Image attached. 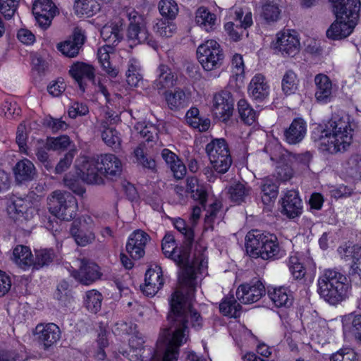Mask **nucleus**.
I'll return each instance as SVG.
<instances>
[{
    "label": "nucleus",
    "instance_id": "nucleus-14",
    "mask_svg": "<svg viewBox=\"0 0 361 361\" xmlns=\"http://www.w3.org/2000/svg\"><path fill=\"white\" fill-rule=\"evenodd\" d=\"M71 275L80 283L87 286L98 280L102 274L96 263L82 259L79 269L73 271Z\"/></svg>",
    "mask_w": 361,
    "mask_h": 361
},
{
    "label": "nucleus",
    "instance_id": "nucleus-41",
    "mask_svg": "<svg viewBox=\"0 0 361 361\" xmlns=\"http://www.w3.org/2000/svg\"><path fill=\"white\" fill-rule=\"evenodd\" d=\"M298 88L297 75L292 70H288L284 73L281 80V89L286 95L293 94Z\"/></svg>",
    "mask_w": 361,
    "mask_h": 361
},
{
    "label": "nucleus",
    "instance_id": "nucleus-50",
    "mask_svg": "<svg viewBox=\"0 0 361 361\" xmlns=\"http://www.w3.org/2000/svg\"><path fill=\"white\" fill-rule=\"evenodd\" d=\"M274 161L279 164L276 169V178L278 179L281 181H286L293 177V167L289 164L288 161L278 159Z\"/></svg>",
    "mask_w": 361,
    "mask_h": 361
},
{
    "label": "nucleus",
    "instance_id": "nucleus-45",
    "mask_svg": "<svg viewBox=\"0 0 361 361\" xmlns=\"http://www.w3.org/2000/svg\"><path fill=\"white\" fill-rule=\"evenodd\" d=\"M175 228L184 236L183 245L192 248L194 241V231L186 226L185 221L182 219H177L174 223Z\"/></svg>",
    "mask_w": 361,
    "mask_h": 361
},
{
    "label": "nucleus",
    "instance_id": "nucleus-61",
    "mask_svg": "<svg viewBox=\"0 0 361 361\" xmlns=\"http://www.w3.org/2000/svg\"><path fill=\"white\" fill-rule=\"evenodd\" d=\"M234 25L235 24H225L224 27L228 35L233 39V40L238 41L243 35V30H246L248 24H236L235 27H234Z\"/></svg>",
    "mask_w": 361,
    "mask_h": 361
},
{
    "label": "nucleus",
    "instance_id": "nucleus-23",
    "mask_svg": "<svg viewBox=\"0 0 361 361\" xmlns=\"http://www.w3.org/2000/svg\"><path fill=\"white\" fill-rule=\"evenodd\" d=\"M306 133V122L302 118H295L284 131L285 140L290 145H296L304 139Z\"/></svg>",
    "mask_w": 361,
    "mask_h": 361
},
{
    "label": "nucleus",
    "instance_id": "nucleus-11",
    "mask_svg": "<svg viewBox=\"0 0 361 361\" xmlns=\"http://www.w3.org/2000/svg\"><path fill=\"white\" fill-rule=\"evenodd\" d=\"M86 40L85 31L79 27H75L68 38L57 44V49L64 56L74 58L79 54Z\"/></svg>",
    "mask_w": 361,
    "mask_h": 361
},
{
    "label": "nucleus",
    "instance_id": "nucleus-3",
    "mask_svg": "<svg viewBox=\"0 0 361 361\" xmlns=\"http://www.w3.org/2000/svg\"><path fill=\"white\" fill-rule=\"evenodd\" d=\"M178 319H183L174 313L169 316L166 327L159 334L157 350L150 361H177L179 348L187 341L189 333L188 324L178 322Z\"/></svg>",
    "mask_w": 361,
    "mask_h": 361
},
{
    "label": "nucleus",
    "instance_id": "nucleus-15",
    "mask_svg": "<svg viewBox=\"0 0 361 361\" xmlns=\"http://www.w3.org/2000/svg\"><path fill=\"white\" fill-rule=\"evenodd\" d=\"M101 174L112 180H116L122 173L121 160L114 154H106L97 156Z\"/></svg>",
    "mask_w": 361,
    "mask_h": 361
},
{
    "label": "nucleus",
    "instance_id": "nucleus-6",
    "mask_svg": "<svg viewBox=\"0 0 361 361\" xmlns=\"http://www.w3.org/2000/svg\"><path fill=\"white\" fill-rule=\"evenodd\" d=\"M48 209L54 216L63 221H71L76 216L78 203L68 192L55 190L47 198Z\"/></svg>",
    "mask_w": 361,
    "mask_h": 361
},
{
    "label": "nucleus",
    "instance_id": "nucleus-62",
    "mask_svg": "<svg viewBox=\"0 0 361 361\" xmlns=\"http://www.w3.org/2000/svg\"><path fill=\"white\" fill-rule=\"evenodd\" d=\"M135 128L136 129V130L139 131L140 135L143 138H145L147 142L153 141L154 135L157 136V130L153 126H143L142 124L137 123L135 126Z\"/></svg>",
    "mask_w": 361,
    "mask_h": 361
},
{
    "label": "nucleus",
    "instance_id": "nucleus-48",
    "mask_svg": "<svg viewBox=\"0 0 361 361\" xmlns=\"http://www.w3.org/2000/svg\"><path fill=\"white\" fill-rule=\"evenodd\" d=\"M227 194L231 202L240 204L241 202H245L246 188L243 184L238 183L228 188Z\"/></svg>",
    "mask_w": 361,
    "mask_h": 361
},
{
    "label": "nucleus",
    "instance_id": "nucleus-42",
    "mask_svg": "<svg viewBox=\"0 0 361 361\" xmlns=\"http://www.w3.org/2000/svg\"><path fill=\"white\" fill-rule=\"evenodd\" d=\"M102 301V294L95 290H92L86 293L84 303L89 311L96 314L101 309Z\"/></svg>",
    "mask_w": 361,
    "mask_h": 361
},
{
    "label": "nucleus",
    "instance_id": "nucleus-60",
    "mask_svg": "<svg viewBox=\"0 0 361 361\" xmlns=\"http://www.w3.org/2000/svg\"><path fill=\"white\" fill-rule=\"evenodd\" d=\"M232 65L234 67V73L236 76V80L239 81L245 78V66L241 55L235 54L232 59Z\"/></svg>",
    "mask_w": 361,
    "mask_h": 361
},
{
    "label": "nucleus",
    "instance_id": "nucleus-2",
    "mask_svg": "<svg viewBox=\"0 0 361 361\" xmlns=\"http://www.w3.org/2000/svg\"><path fill=\"white\" fill-rule=\"evenodd\" d=\"M312 139L317 143L319 150L324 152L334 154L345 151L353 139L348 118L332 116L324 128H314Z\"/></svg>",
    "mask_w": 361,
    "mask_h": 361
},
{
    "label": "nucleus",
    "instance_id": "nucleus-17",
    "mask_svg": "<svg viewBox=\"0 0 361 361\" xmlns=\"http://www.w3.org/2000/svg\"><path fill=\"white\" fill-rule=\"evenodd\" d=\"M281 213L289 219H294L302 213V202L296 190H287L281 198Z\"/></svg>",
    "mask_w": 361,
    "mask_h": 361
},
{
    "label": "nucleus",
    "instance_id": "nucleus-36",
    "mask_svg": "<svg viewBox=\"0 0 361 361\" xmlns=\"http://www.w3.org/2000/svg\"><path fill=\"white\" fill-rule=\"evenodd\" d=\"M64 185L75 194L82 196L85 192V188L83 185L85 182L80 178L79 172H76V175L68 173L63 178Z\"/></svg>",
    "mask_w": 361,
    "mask_h": 361
},
{
    "label": "nucleus",
    "instance_id": "nucleus-34",
    "mask_svg": "<svg viewBox=\"0 0 361 361\" xmlns=\"http://www.w3.org/2000/svg\"><path fill=\"white\" fill-rule=\"evenodd\" d=\"M32 255L30 248L24 245L16 246L13 252V259L23 268L32 265Z\"/></svg>",
    "mask_w": 361,
    "mask_h": 361
},
{
    "label": "nucleus",
    "instance_id": "nucleus-63",
    "mask_svg": "<svg viewBox=\"0 0 361 361\" xmlns=\"http://www.w3.org/2000/svg\"><path fill=\"white\" fill-rule=\"evenodd\" d=\"M135 156L137 161L141 164L145 168L149 169H154L156 166L155 161L152 159H148L144 154L143 149L141 147H137L135 151Z\"/></svg>",
    "mask_w": 361,
    "mask_h": 361
},
{
    "label": "nucleus",
    "instance_id": "nucleus-19",
    "mask_svg": "<svg viewBox=\"0 0 361 361\" xmlns=\"http://www.w3.org/2000/svg\"><path fill=\"white\" fill-rule=\"evenodd\" d=\"M69 73L78 82L80 89L82 92L85 91L86 86L82 80L86 78L93 82L95 78L94 67L92 65L80 61H77L71 66Z\"/></svg>",
    "mask_w": 361,
    "mask_h": 361
},
{
    "label": "nucleus",
    "instance_id": "nucleus-35",
    "mask_svg": "<svg viewBox=\"0 0 361 361\" xmlns=\"http://www.w3.org/2000/svg\"><path fill=\"white\" fill-rule=\"evenodd\" d=\"M164 94L166 102L171 110L178 111L184 106L185 94L180 88L176 89L174 92L166 91Z\"/></svg>",
    "mask_w": 361,
    "mask_h": 361
},
{
    "label": "nucleus",
    "instance_id": "nucleus-43",
    "mask_svg": "<svg viewBox=\"0 0 361 361\" xmlns=\"http://www.w3.org/2000/svg\"><path fill=\"white\" fill-rule=\"evenodd\" d=\"M206 152L209 157L211 155L219 156L221 154H226L229 152L228 145L226 140L221 139H214L211 142L208 143L205 148Z\"/></svg>",
    "mask_w": 361,
    "mask_h": 361
},
{
    "label": "nucleus",
    "instance_id": "nucleus-22",
    "mask_svg": "<svg viewBox=\"0 0 361 361\" xmlns=\"http://www.w3.org/2000/svg\"><path fill=\"white\" fill-rule=\"evenodd\" d=\"M71 234L79 246H86L92 243L95 238L94 233L87 228L86 223H81L77 219L72 223Z\"/></svg>",
    "mask_w": 361,
    "mask_h": 361
},
{
    "label": "nucleus",
    "instance_id": "nucleus-25",
    "mask_svg": "<svg viewBox=\"0 0 361 361\" xmlns=\"http://www.w3.org/2000/svg\"><path fill=\"white\" fill-rule=\"evenodd\" d=\"M343 334H351L359 343H361V314L350 313L342 318Z\"/></svg>",
    "mask_w": 361,
    "mask_h": 361
},
{
    "label": "nucleus",
    "instance_id": "nucleus-57",
    "mask_svg": "<svg viewBox=\"0 0 361 361\" xmlns=\"http://www.w3.org/2000/svg\"><path fill=\"white\" fill-rule=\"evenodd\" d=\"M216 16L207 8L201 6L195 13V23H215Z\"/></svg>",
    "mask_w": 361,
    "mask_h": 361
},
{
    "label": "nucleus",
    "instance_id": "nucleus-32",
    "mask_svg": "<svg viewBox=\"0 0 361 361\" xmlns=\"http://www.w3.org/2000/svg\"><path fill=\"white\" fill-rule=\"evenodd\" d=\"M101 136L102 140L108 147H111L115 151L121 149L122 140L119 132L115 128L104 126Z\"/></svg>",
    "mask_w": 361,
    "mask_h": 361
},
{
    "label": "nucleus",
    "instance_id": "nucleus-7",
    "mask_svg": "<svg viewBox=\"0 0 361 361\" xmlns=\"http://www.w3.org/2000/svg\"><path fill=\"white\" fill-rule=\"evenodd\" d=\"M264 149L269 153L271 161H288L293 168L302 172L310 170V164L312 159V154L310 152H305L301 154H295L284 149L278 143H269L266 145Z\"/></svg>",
    "mask_w": 361,
    "mask_h": 361
},
{
    "label": "nucleus",
    "instance_id": "nucleus-58",
    "mask_svg": "<svg viewBox=\"0 0 361 361\" xmlns=\"http://www.w3.org/2000/svg\"><path fill=\"white\" fill-rule=\"evenodd\" d=\"M74 158V152L69 151L60 159L55 166L54 175L61 174L66 171L72 164Z\"/></svg>",
    "mask_w": 361,
    "mask_h": 361
},
{
    "label": "nucleus",
    "instance_id": "nucleus-31",
    "mask_svg": "<svg viewBox=\"0 0 361 361\" xmlns=\"http://www.w3.org/2000/svg\"><path fill=\"white\" fill-rule=\"evenodd\" d=\"M123 24H104L100 30L101 37L104 41L114 44L119 42L123 38Z\"/></svg>",
    "mask_w": 361,
    "mask_h": 361
},
{
    "label": "nucleus",
    "instance_id": "nucleus-33",
    "mask_svg": "<svg viewBox=\"0 0 361 361\" xmlns=\"http://www.w3.org/2000/svg\"><path fill=\"white\" fill-rule=\"evenodd\" d=\"M354 28L351 24H331L326 30V36L333 40L342 39L349 36Z\"/></svg>",
    "mask_w": 361,
    "mask_h": 361
},
{
    "label": "nucleus",
    "instance_id": "nucleus-44",
    "mask_svg": "<svg viewBox=\"0 0 361 361\" xmlns=\"http://www.w3.org/2000/svg\"><path fill=\"white\" fill-rule=\"evenodd\" d=\"M18 0H0V23L10 20L14 16Z\"/></svg>",
    "mask_w": 361,
    "mask_h": 361
},
{
    "label": "nucleus",
    "instance_id": "nucleus-13",
    "mask_svg": "<svg viewBox=\"0 0 361 361\" xmlns=\"http://www.w3.org/2000/svg\"><path fill=\"white\" fill-rule=\"evenodd\" d=\"M276 48L283 55L295 56L300 50L298 32L294 30H286L277 35Z\"/></svg>",
    "mask_w": 361,
    "mask_h": 361
},
{
    "label": "nucleus",
    "instance_id": "nucleus-28",
    "mask_svg": "<svg viewBox=\"0 0 361 361\" xmlns=\"http://www.w3.org/2000/svg\"><path fill=\"white\" fill-rule=\"evenodd\" d=\"M157 78L153 82L154 89L160 92L175 85V75L167 66L161 64L157 68Z\"/></svg>",
    "mask_w": 361,
    "mask_h": 361
},
{
    "label": "nucleus",
    "instance_id": "nucleus-5",
    "mask_svg": "<svg viewBox=\"0 0 361 361\" xmlns=\"http://www.w3.org/2000/svg\"><path fill=\"white\" fill-rule=\"evenodd\" d=\"M283 255L284 251L281 249L279 243L262 231H250V257L276 259L281 258Z\"/></svg>",
    "mask_w": 361,
    "mask_h": 361
},
{
    "label": "nucleus",
    "instance_id": "nucleus-4",
    "mask_svg": "<svg viewBox=\"0 0 361 361\" xmlns=\"http://www.w3.org/2000/svg\"><path fill=\"white\" fill-rule=\"evenodd\" d=\"M317 286L320 297L330 305H337L348 298L349 281L337 269H325L318 279Z\"/></svg>",
    "mask_w": 361,
    "mask_h": 361
},
{
    "label": "nucleus",
    "instance_id": "nucleus-39",
    "mask_svg": "<svg viewBox=\"0 0 361 361\" xmlns=\"http://www.w3.org/2000/svg\"><path fill=\"white\" fill-rule=\"evenodd\" d=\"M241 306L232 296L225 298L219 305L220 312L225 316L238 317L240 316Z\"/></svg>",
    "mask_w": 361,
    "mask_h": 361
},
{
    "label": "nucleus",
    "instance_id": "nucleus-47",
    "mask_svg": "<svg viewBox=\"0 0 361 361\" xmlns=\"http://www.w3.org/2000/svg\"><path fill=\"white\" fill-rule=\"evenodd\" d=\"M161 15L169 20L175 19L178 8L174 0H161L159 4Z\"/></svg>",
    "mask_w": 361,
    "mask_h": 361
},
{
    "label": "nucleus",
    "instance_id": "nucleus-9",
    "mask_svg": "<svg viewBox=\"0 0 361 361\" xmlns=\"http://www.w3.org/2000/svg\"><path fill=\"white\" fill-rule=\"evenodd\" d=\"M335 16L333 23H358L360 16V0H329Z\"/></svg>",
    "mask_w": 361,
    "mask_h": 361
},
{
    "label": "nucleus",
    "instance_id": "nucleus-12",
    "mask_svg": "<svg viewBox=\"0 0 361 361\" xmlns=\"http://www.w3.org/2000/svg\"><path fill=\"white\" fill-rule=\"evenodd\" d=\"M233 99L228 91H222L214 97L212 112L222 122L228 121L233 114Z\"/></svg>",
    "mask_w": 361,
    "mask_h": 361
},
{
    "label": "nucleus",
    "instance_id": "nucleus-49",
    "mask_svg": "<svg viewBox=\"0 0 361 361\" xmlns=\"http://www.w3.org/2000/svg\"><path fill=\"white\" fill-rule=\"evenodd\" d=\"M70 144L71 140L68 135H61L57 137H47L45 147L49 150H65Z\"/></svg>",
    "mask_w": 361,
    "mask_h": 361
},
{
    "label": "nucleus",
    "instance_id": "nucleus-20",
    "mask_svg": "<svg viewBox=\"0 0 361 361\" xmlns=\"http://www.w3.org/2000/svg\"><path fill=\"white\" fill-rule=\"evenodd\" d=\"M37 339L44 345V349L55 343L60 338V329L57 325L49 323L44 326L38 324L35 328Z\"/></svg>",
    "mask_w": 361,
    "mask_h": 361
},
{
    "label": "nucleus",
    "instance_id": "nucleus-8",
    "mask_svg": "<svg viewBox=\"0 0 361 361\" xmlns=\"http://www.w3.org/2000/svg\"><path fill=\"white\" fill-rule=\"evenodd\" d=\"M197 58L207 71L219 68L224 63V53L220 44L215 40H207L197 49Z\"/></svg>",
    "mask_w": 361,
    "mask_h": 361
},
{
    "label": "nucleus",
    "instance_id": "nucleus-26",
    "mask_svg": "<svg viewBox=\"0 0 361 361\" xmlns=\"http://www.w3.org/2000/svg\"><path fill=\"white\" fill-rule=\"evenodd\" d=\"M317 87L315 97L322 103L330 102L332 94V83L329 78L324 74H318L314 78Z\"/></svg>",
    "mask_w": 361,
    "mask_h": 361
},
{
    "label": "nucleus",
    "instance_id": "nucleus-40",
    "mask_svg": "<svg viewBox=\"0 0 361 361\" xmlns=\"http://www.w3.org/2000/svg\"><path fill=\"white\" fill-rule=\"evenodd\" d=\"M288 266L291 275L295 279H301L305 276L306 273L305 269L302 259L298 253L290 256Z\"/></svg>",
    "mask_w": 361,
    "mask_h": 361
},
{
    "label": "nucleus",
    "instance_id": "nucleus-37",
    "mask_svg": "<svg viewBox=\"0 0 361 361\" xmlns=\"http://www.w3.org/2000/svg\"><path fill=\"white\" fill-rule=\"evenodd\" d=\"M209 159L214 169L219 173H225L232 163L230 152L216 157L212 154Z\"/></svg>",
    "mask_w": 361,
    "mask_h": 361
},
{
    "label": "nucleus",
    "instance_id": "nucleus-46",
    "mask_svg": "<svg viewBox=\"0 0 361 361\" xmlns=\"http://www.w3.org/2000/svg\"><path fill=\"white\" fill-rule=\"evenodd\" d=\"M265 287L259 278H253L250 281V304L256 302L265 295Z\"/></svg>",
    "mask_w": 361,
    "mask_h": 361
},
{
    "label": "nucleus",
    "instance_id": "nucleus-16",
    "mask_svg": "<svg viewBox=\"0 0 361 361\" xmlns=\"http://www.w3.org/2000/svg\"><path fill=\"white\" fill-rule=\"evenodd\" d=\"M78 170L79 175L83 182L87 184L97 185L104 183L103 174H101L97 157L84 161Z\"/></svg>",
    "mask_w": 361,
    "mask_h": 361
},
{
    "label": "nucleus",
    "instance_id": "nucleus-54",
    "mask_svg": "<svg viewBox=\"0 0 361 361\" xmlns=\"http://www.w3.org/2000/svg\"><path fill=\"white\" fill-rule=\"evenodd\" d=\"M30 204L29 200L18 197L13 200L12 204L8 206V210L10 214L14 212L20 216H24V214H26L28 211Z\"/></svg>",
    "mask_w": 361,
    "mask_h": 361
},
{
    "label": "nucleus",
    "instance_id": "nucleus-55",
    "mask_svg": "<svg viewBox=\"0 0 361 361\" xmlns=\"http://www.w3.org/2000/svg\"><path fill=\"white\" fill-rule=\"evenodd\" d=\"M42 124L49 128L53 133L59 130H64L68 128V124L61 118H54L51 116H47L44 118Z\"/></svg>",
    "mask_w": 361,
    "mask_h": 361
},
{
    "label": "nucleus",
    "instance_id": "nucleus-29",
    "mask_svg": "<svg viewBox=\"0 0 361 361\" xmlns=\"http://www.w3.org/2000/svg\"><path fill=\"white\" fill-rule=\"evenodd\" d=\"M268 294L276 307L288 308L293 305V297L290 291L283 286L275 288Z\"/></svg>",
    "mask_w": 361,
    "mask_h": 361
},
{
    "label": "nucleus",
    "instance_id": "nucleus-51",
    "mask_svg": "<svg viewBox=\"0 0 361 361\" xmlns=\"http://www.w3.org/2000/svg\"><path fill=\"white\" fill-rule=\"evenodd\" d=\"M359 250L360 245H343L338 248L340 257L346 262L352 261L353 264L357 262Z\"/></svg>",
    "mask_w": 361,
    "mask_h": 361
},
{
    "label": "nucleus",
    "instance_id": "nucleus-27",
    "mask_svg": "<svg viewBox=\"0 0 361 361\" xmlns=\"http://www.w3.org/2000/svg\"><path fill=\"white\" fill-rule=\"evenodd\" d=\"M13 173L18 183L30 181L37 174L34 164L27 159L18 161L13 168Z\"/></svg>",
    "mask_w": 361,
    "mask_h": 361
},
{
    "label": "nucleus",
    "instance_id": "nucleus-53",
    "mask_svg": "<svg viewBox=\"0 0 361 361\" xmlns=\"http://www.w3.org/2000/svg\"><path fill=\"white\" fill-rule=\"evenodd\" d=\"M150 237L147 233L141 230H137L130 235L126 245L129 247H145Z\"/></svg>",
    "mask_w": 361,
    "mask_h": 361
},
{
    "label": "nucleus",
    "instance_id": "nucleus-10",
    "mask_svg": "<svg viewBox=\"0 0 361 361\" xmlns=\"http://www.w3.org/2000/svg\"><path fill=\"white\" fill-rule=\"evenodd\" d=\"M252 90V100L255 103L253 106L250 104V118L255 121L258 112L262 109L261 104L268 97L269 86L265 77L260 73L256 74L250 82V90Z\"/></svg>",
    "mask_w": 361,
    "mask_h": 361
},
{
    "label": "nucleus",
    "instance_id": "nucleus-59",
    "mask_svg": "<svg viewBox=\"0 0 361 361\" xmlns=\"http://www.w3.org/2000/svg\"><path fill=\"white\" fill-rule=\"evenodd\" d=\"M128 37L131 39H137L140 42L147 39V31L144 27H140V24H129Z\"/></svg>",
    "mask_w": 361,
    "mask_h": 361
},
{
    "label": "nucleus",
    "instance_id": "nucleus-30",
    "mask_svg": "<svg viewBox=\"0 0 361 361\" xmlns=\"http://www.w3.org/2000/svg\"><path fill=\"white\" fill-rule=\"evenodd\" d=\"M343 173L355 180L361 178V155L353 154L343 164Z\"/></svg>",
    "mask_w": 361,
    "mask_h": 361
},
{
    "label": "nucleus",
    "instance_id": "nucleus-64",
    "mask_svg": "<svg viewBox=\"0 0 361 361\" xmlns=\"http://www.w3.org/2000/svg\"><path fill=\"white\" fill-rule=\"evenodd\" d=\"M142 79V76L140 74L134 65H130L126 72V81L131 87H136L138 82Z\"/></svg>",
    "mask_w": 361,
    "mask_h": 361
},
{
    "label": "nucleus",
    "instance_id": "nucleus-38",
    "mask_svg": "<svg viewBox=\"0 0 361 361\" xmlns=\"http://www.w3.org/2000/svg\"><path fill=\"white\" fill-rule=\"evenodd\" d=\"M54 257L55 254L52 249L35 250V258L32 260L33 269H39L48 266L53 262Z\"/></svg>",
    "mask_w": 361,
    "mask_h": 361
},
{
    "label": "nucleus",
    "instance_id": "nucleus-1",
    "mask_svg": "<svg viewBox=\"0 0 361 361\" xmlns=\"http://www.w3.org/2000/svg\"><path fill=\"white\" fill-rule=\"evenodd\" d=\"M164 255L171 258L179 266L185 269L183 276L180 278V288L171 294L169 300L170 309L167 314L166 320L171 314L182 317L183 319H177L180 324H188V317L190 318L191 326L197 330L203 326V318L200 313L190 307L191 295L194 290L195 274L190 266L191 249L188 246L181 245H176L172 250H167V246H161Z\"/></svg>",
    "mask_w": 361,
    "mask_h": 361
},
{
    "label": "nucleus",
    "instance_id": "nucleus-24",
    "mask_svg": "<svg viewBox=\"0 0 361 361\" xmlns=\"http://www.w3.org/2000/svg\"><path fill=\"white\" fill-rule=\"evenodd\" d=\"M281 13L279 4L274 1H261L255 7V13L266 23H276L279 19Z\"/></svg>",
    "mask_w": 361,
    "mask_h": 361
},
{
    "label": "nucleus",
    "instance_id": "nucleus-52",
    "mask_svg": "<svg viewBox=\"0 0 361 361\" xmlns=\"http://www.w3.org/2000/svg\"><path fill=\"white\" fill-rule=\"evenodd\" d=\"M161 267L156 265L154 268H149L145 274V282L153 286H157V283H161V288L164 285V279L162 278Z\"/></svg>",
    "mask_w": 361,
    "mask_h": 361
},
{
    "label": "nucleus",
    "instance_id": "nucleus-56",
    "mask_svg": "<svg viewBox=\"0 0 361 361\" xmlns=\"http://www.w3.org/2000/svg\"><path fill=\"white\" fill-rule=\"evenodd\" d=\"M331 361H358L356 353L351 348H343L332 355Z\"/></svg>",
    "mask_w": 361,
    "mask_h": 361
},
{
    "label": "nucleus",
    "instance_id": "nucleus-18",
    "mask_svg": "<svg viewBox=\"0 0 361 361\" xmlns=\"http://www.w3.org/2000/svg\"><path fill=\"white\" fill-rule=\"evenodd\" d=\"M133 336L129 340V345L131 348L132 361H143L145 358L150 361V357L153 355L154 352L157 350H152L150 348H146L143 346L145 343L143 337L138 331L132 334Z\"/></svg>",
    "mask_w": 361,
    "mask_h": 361
},
{
    "label": "nucleus",
    "instance_id": "nucleus-21",
    "mask_svg": "<svg viewBox=\"0 0 361 361\" xmlns=\"http://www.w3.org/2000/svg\"><path fill=\"white\" fill-rule=\"evenodd\" d=\"M32 13L38 23H41L42 19L51 23L59 11L51 0H37L32 6Z\"/></svg>",
    "mask_w": 361,
    "mask_h": 361
}]
</instances>
